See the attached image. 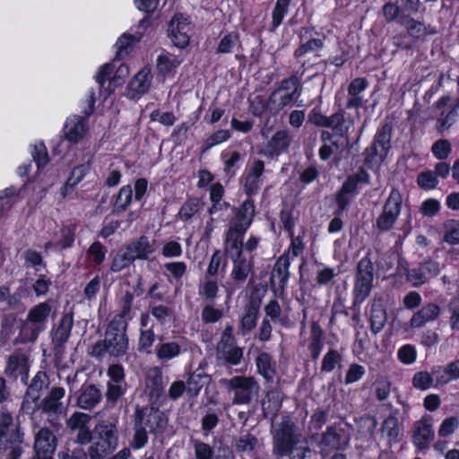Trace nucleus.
Wrapping results in <instances>:
<instances>
[{
	"instance_id": "f257e3e1",
	"label": "nucleus",
	"mask_w": 459,
	"mask_h": 459,
	"mask_svg": "<svg viewBox=\"0 0 459 459\" xmlns=\"http://www.w3.org/2000/svg\"><path fill=\"white\" fill-rule=\"evenodd\" d=\"M127 323L117 317L111 320L105 331V338L98 341L89 350V354L100 359L105 354L114 358H122L129 350V339L126 334Z\"/></svg>"
},
{
	"instance_id": "f03ea898",
	"label": "nucleus",
	"mask_w": 459,
	"mask_h": 459,
	"mask_svg": "<svg viewBox=\"0 0 459 459\" xmlns=\"http://www.w3.org/2000/svg\"><path fill=\"white\" fill-rule=\"evenodd\" d=\"M50 312L51 307L47 302L39 303L30 308L26 319L21 321L20 333L16 338V342L26 343L34 342L40 332L45 329Z\"/></svg>"
},
{
	"instance_id": "7ed1b4c3",
	"label": "nucleus",
	"mask_w": 459,
	"mask_h": 459,
	"mask_svg": "<svg viewBox=\"0 0 459 459\" xmlns=\"http://www.w3.org/2000/svg\"><path fill=\"white\" fill-rule=\"evenodd\" d=\"M95 439L89 448L90 459H107L117 446V428L114 424L102 421L94 429Z\"/></svg>"
},
{
	"instance_id": "20e7f679",
	"label": "nucleus",
	"mask_w": 459,
	"mask_h": 459,
	"mask_svg": "<svg viewBox=\"0 0 459 459\" xmlns=\"http://www.w3.org/2000/svg\"><path fill=\"white\" fill-rule=\"evenodd\" d=\"M272 433L273 453L278 456L290 455L294 446L302 443V436L297 433L296 425L289 418H284Z\"/></svg>"
},
{
	"instance_id": "39448f33",
	"label": "nucleus",
	"mask_w": 459,
	"mask_h": 459,
	"mask_svg": "<svg viewBox=\"0 0 459 459\" xmlns=\"http://www.w3.org/2000/svg\"><path fill=\"white\" fill-rule=\"evenodd\" d=\"M230 393L233 394V404H250L258 396L259 385L252 377L237 376L224 380Z\"/></svg>"
},
{
	"instance_id": "423d86ee",
	"label": "nucleus",
	"mask_w": 459,
	"mask_h": 459,
	"mask_svg": "<svg viewBox=\"0 0 459 459\" xmlns=\"http://www.w3.org/2000/svg\"><path fill=\"white\" fill-rule=\"evenodd\" d=\"M374 281V265L372 261L364 257L359 261L353 287L354 305L362 303L371 293Z\"/></svg>"
},
{
	"instance_id": "0eeeda50",
	"label": "nucleus",
	"mask_w": 459,
	"mask_h": 459,
	"mask_svg": "<svg viewBox=\"0 0 459 459\" xmlns=\"http://www.w3.org/2000/svg\"><path fill=\"white\" fill-rule=\"evenodd\" d=\"M301 93V86L297 76L292 75L281 81V85L270 96L268 106L271 110L278 112L296 101Z\"/></svg>"
},
{
	"instance_id": "6e6552de",
	"label": "nucleus",
	"mask_w": 459,
	"mask_h": 459,
	"mask_svg": "<svg viewBox=\"0 0 459 459\" xmlns=\"http://www.w3.org/2000/svg\"><path fill=\"white\" fill-rule=\"evenodd\" d=\"M434 438L433 418L425 414L413 423L411 429L412 444L418 450H427Z\"/></svg>"
},
{
	"instance_id": "1a4fd4ad",
	"label": "nucleus",
	"mask_w": 459,
	"mask_h": 459,
	"mask_svg": "<svg viewBox=\"0 0 459 459\" xmlns=\"http://www.w3.org/2000/svg\"><path fill=\"white\" fill-rule=\"evenodd\" d=\"M151 433L156 434L162 432L167 426V419L163 412L153 407L136 408L134 419L139 421Z\"/></svg>"
},
{
	"instance_id": "9d476101",
	"label": "nucleus",
	"mask_w": 459,
	"mask_h": 459,
	"mask_svg": "<svg viewBox=\"0 0 459 459\" xmlns=\"http://www.w3.org/2000/svg\"><path fill=\"white\" fill-rule=\"evenodd\" d=\"M48 385L49 379L47 373L39 371L28 386L22 404V409L27 412L34 411L41 396V392L46 389Z\"/></svg>"
},
{
	"instance_id": "9b49d317",
	"label": "nucleus",
	"mask_w": 459,
	"mask_h": 459,
	"mask_svg": "<svg viewBox=\"0 0 459 459\" xmlns=\"http://www.w3.org/2000/svg\"><path fill=\"white\" fill-rule=\"evenodd\" d=\"M57 439L55 434L48 428H41L35 434L34 459H54L53 455L56 449Z\"/></svg>"
},
{
	"instance_id": "f8f14e48",
	"label": "nucleus",
	"mask_w": 459,
	"mask_h": 459,
	"mask_svg": "<svg viewBox=\"0 0 459 459\" xmlns=\"http://www.w3.org/2000/svg\"><path fill=\"white\" fill-rule=\"evenodd\" d=\"M401 204L402 195L399 191H393L384 206L383 213L377 220V227L380 230H388L391 229L400 214Z\"/></svg>"
},
{
	"instance_id": "ddd939ff",
	"label": "nucleus",
	"mask_w": 459,
	"mask_h": 459,
	"mask_svg": "<svg viewBox=\"0 0 459 459\" xmlns=\"http://www.w3.org/2000/svg\"><path fill=\"white\" fill-rule=\"evenodd\" d=\"M190 26L187 19L182 14H177L169 25V36L178 48H183L189 43Z\"/></svg>"
},
{
	"instance_id": "4468645a",
	"label": "nucleus",
	"mask_w": 459,
	"mask_h": 459,
	"mask_svg": "<svg viewBox=\"0 0 459 459\" xmlns=\"http://www.w3.org/2000/svg\"><path fill=\"white\" fill-rule=\"evenodd\" d=\"M65 389L63 387H52L49 394L41 401L37 407L41 410L43 413L49 416L61 415L64 413L65 408L62 403V398L65 396Z\"/></svg>"
},
{
	"instance_id": "2eb2a0df",
	"label": "nucleus",
	"mask_w": 459,
	"mask_h": 459,
	"mask_svg": "<svg viewBox=\"0 0 459 459\" xmlns=\"http://www.w3.org/2000/svg\"><path fill=\"white\" fill-rule=\"evenodd\" d=\"M391 127L388 125L382 126L377 133L375 143L367 150V160H373L378 157L379 160H383L390 148Z\"/></svg>"
},
{
	"instance_id": "dca6fc26",
	"label": "nucleus",
	"mask_w": 459,
	"mask_h": 459,
	"mask_svg": "<svg viewBox=\"0 0 459 459\" xmlns=\"http://www.w3.org/2000/svg\"><path fill=\"white\" fill-rule=\"evenodd\" d=\"M74 325V317L71 313L64 315L56 328L52 331V343L55 351L60 352L70 337Z\"/></svg>"
},
{
	"instance_id": "f3484780",
	"label": "nucleus",
	"mask_w": 459,
	"mask_h": 459,
	"mask_svg": "<svg viewBox=\"0 0 459 459\" xmlns=\"http://www.w3.org/2000/svg\"><path fill=\"white\" fill-rule=\"evenodd\" d=\"M102 400V393L93 384L84 385L80 390L77 397V405L83 410H92Z\"/></svg>"
},
{
	"instance_id": "a211bd4d",
	"label": "nucleus",
	"mask_w": 459,
	"mask_h": 459,
	"mask_svg": "<svg viewBox=\"0 0 459 459\" xmlns=\"http://www.w3.org/2000/svg\"><path fill=\"white\" fill-rule=\"evenodd\" d=\"M260 309V301L251 299L245 306L244 315L240 320L239 330L242 335H246L255 327Z\"/></svg>"
},
{
	"instance_id": "6ab92c4d",
	"label": "nucleus",
	"mask_w": 459,
	"mask_h": 459,
	"mask_svg": "<svg viewBox=\"0 0 459 459\" xmlns=\"http://www.w3.org/2000/svg\"><path fill=\"white\" fill-rule=\"evenodd\" d=\"M290 264L289 254H283L276 261L271 275V284H278L283 290L290 277L289 267Z\"/></svg>"
},
{
	"instance_id": "aec40b11",
	"label": "nucleus",
	"mask_w": 459,
	"mask_h": 459,
	"mask_svg": "<svg viewBox=\"0 0 459 459\" xmlns=\"http://www.w3.org/2000/svg\"><path fill=\"white\" fill-rule=\"evenodd\" d=\"M29 364L24 355H13L8 359L4 373L6 376L17 378L21 377L22 382L28 380Z\"/></svg>"
},
{
	"instance_id": "412c9836",
	"label": "nucleus",
	"mask_w": 459,
	"mask_h": 459,
	"mask_svg": "<svg viewBox=\"0 0 459 459\" xmlns=\"http://www.w3.org/2000/svg\"><path fill=\"white\" fill-rule=\"evenodd\" d=\"M255 216V205L253 201L246 200L238 208L235 218L230 224L239 227L241 230H247L251 225Z\"/></svg>"
},
{
	"instance_id": "4be33fe9",
	"label": "nucleus",
	"mask_w": 459,
	"mask_h": 459,
	"mask_svg": "<svg viewBox=\"0 0 459 459\" xmlns=\"http://www.w3.org/2000/svg\"><path fill=\"white\" fill-rule=\"evenodd\" d=\"M86 133L85 121L82 117L74 116L65 125V138L71 143L79 142Z\"/></svg>"
},
{
	"instance_id": "5701e85b",
	"label": "nucleus",
	"mask_w": 459,
	"mask_h": 459,
	"mask_svg": "<svg viewBox=\"0 0 459 459\" xmlns=\"http://www.w3.org/2000/svg\"><path fill=\"white\" fill-rule=\"evenodd\" d=\"M134 260H146L154 252L152 245L146 236H141L126 247Z\"/></svg>"
},
{
	"instance_id": "b1692460",
	"label": "nucleus",
	"mask_w": 459,
	"mask_h": 459,
	"mask_svg": "<svg viewBox=\"0 0 459 459\" xmlns=\"http://www.w3.org/2000/svg\"><path fill=\"white\" fill-rule=\"evenodd\" d=\"M439 314L440 307L434 303H429L413 315L410 322L411 325L413 328L422 327L426 323L437 319Z\"/></svg>"
},
{
	"instance_id": "393cba45",
	"label": "nucleus",
	"mask_w": 459,
	"mask_h": 459,
	"mask_svg": "<svg viewBox=\"0 0 459 459\" xmlns=\"http://www.w3.org/2000/svg\"><path fill=\"white\" fill-rule=\"evenodd\" d=\"M436 376V385H444L459 378V359L450 362L445 368L433 369Z\"/></svg>"
},
{
	"instance_id": "a878e982",
	"label": "nucleus",
	"mask_w": 459,
	"mask_h": 459,
	"mask_svg": "<svg viewBox=\"0 0 459 459\" xmlns=\"http://www.w3.org/2000/svg\"><path fill=\"white\" fill-rule=\"evenodd\" d=\"M152 74L150 69L141 70L130 82L128 90L132 97L137 94H143L151 87Z\"/></svg>"
},
{
	"instance_id": "bb28decb",
	"label": "nucleus",
	"mask_w": 459,
	"mask_h": 459,
	"mask_svg": "<svg viewBox=\"0 0 459 459\" xmlns=\"http://www.w3.org/2000/svg\"><path fill=\"white\" fill-rule=\"evenodd\" d=\"M291 142L287 131L276 132L266 145V152L270 156L279 155L286 151Z\"/></svg>"
},
{
	"instance_id": "cd10ccee",
	"label": "nucleus",
	"mask_w": 459,
	"mask_h": 459,
	"mask_svg": "<svg viewBox=\"0 0 459 459\" xmlns=\"http://www.w3.org/2000/svg\"><path fill=\"white\" fill-rule=\"evenodd\" d=\"M370 322L374 333L379 332L386 322V312L381 299H374L372 302Z\"/></svg>"
},
{
	"instance_id": "c85d7f7f",
	"label": "nucleus",
	"mask_w": 459,
	"mask_h": 459,
	"mask_svg": "<svg viewBox=\"0 0 459 459\" xmlns=\"http://www.w3.org/2000/svg\"><path fill=\"white\" fill-rule=\"evenodd\" d=\"M233 269L231 272L232 279L237 282H243L252 271V259L246 258L243 255L232 258Z\"/></svg>"
},
{
	"instance_id": "c756f323",
	"label": "nucleus",
	"mask_w": 459,
	"mask_h": 459,
	"mask_svg": "<svg viewBox=\"0 0 459 459\" xmlns=\"http://www.w3.org/2000/svg\"><path fill=\"white\" fill-rule=\"evenodd\" d=\"M258 444V438L255 435L246 433L235 439L234 447L242 455H251Z\"/></svg>"
},
{
	"instance_id": "7c9ffc66",
	"label": "nucleus",
	"mask_w": 459,
	"mask_h": 459,
	"mask_svg": "<svg viewBox=\"0 0 459 459\" xmlns=\"http://www.w3.org/2000/svg\"><path fill=\"white\" fill-rule=\"evenodd\" d=\"M208 375L202 370H196L189 374L186 384V393L191 397L198 395L203 386L208 382Z\"/></svg>"
},
{
	"instance_id": "2f4dec72",
	"label": "nucleus",
	"mask_w": 459,
	"mask_h": 459,
	"mask_svg": "<svg viewBox=\"0 0 459 459\" xmlns=\"http://www.w3.org/2000/svg\"><path fill=\"white\" fill-rule=\"evenodd\" d=\"M5 445L3 448L7 451L6 459H18L22 454V448L21 446L22 437L18 432L8 433V441H5Z\"/></svg>"
},
{
	"instance_id": "473e14b6",
	"label": "nucleus",
	"mask_w": 459,
	"mask_h": 459,
	"mask_svg": "<svg viewBox=\"0 0 459 459\" xmlns=\"http://www.w3.org/2000/svg\"><path fill=\"white\" fill-rule=\"evenodd\" d=\"M258 372L267 380L273 378L275 375L274 364L268 353H261L256 359Z\"/></svg>"
},
{
	"instance_id": "72a5a7b5",
	"label": "nucleus",
	"mask_w": 459,
	"mask_h": 459,
	"mask_svg": "<svg viewBox=\"0 0 459 459\" xmlns=\"http://www.w3.org/2000/svg\"><path fill=\"white\" fill-rule=\"evenodd\" d=\"M443 240L449 245H459V220H447L443 223Z\"/></svg>"
},
{
	"instance_id": "f704fd0d",
	"label": "nucleus",
	"mask_w": 459,
	"mask_h": 459,
	"mask_svg": "<svg viewBox=\"0 0 459 459\" xmlns=\"http://www.w3.org/2000/svg\"><path fill=\"white\" fill-rule=\"evenodd\" d=\"M281 406L280 394L276 391H271L267 394L266 399L262 402V409L265 416H275Z\"/></svg>"
},
{
	"instance_id": "c9c22d12",
	"label": "nucleus",
	"mask_w": 459,
	"mask_h": 459,
	"mask_svg": "<svg viewBox=\"0 0 459 459\" xmlns=\"http://www.w3.org/2000/svg\"><path fill=\"white\" fill-rule=\"evenodd\" d=\"M126 384H107L106 403L108 406L114 407L117 401L125 394Z\"/></svg>"
},
{
	"instance_id": "e433bc0d",
	"label": "nucleus",
	"mask_w": 459,
	"mask_h": 459,
	"mask_svg": "<svg viewBox=\"0 0 459 459\" xmlns=\"http://www.w3.org/2000/svg\"><path fill=\"white\" fill-rule=\"evenodd\" d=\"M89 170V164L75 167L64 186L63 195L65 196L69 190L73 189L85 176Z\"/></svg>"
},
{
	"instance_id": "4c0bfd02",
	"label": "nucleus",
	"mask_w": 459,
	"mask_h": 459,
	"mask_svg": "<svg viewBox=\"0 0 459 459\" xmlns=\"http://www.w3.org/2000/svg\"><path fill=\"white\" fill-rule=\"evenodd\" d=\"M403 26L406 28L408 35L413 39H421L429 33L422 22L411 18H403Z\"/></svg>"
},
{
	"instance_id": "58836bf2",
	"label": "nucleus",
	"mask_w": 459,
	"mask_h": 459,
	"mask_svg": "<svg viewBox=\"0 0 459 459\" xmlns=\"http://www.w3.org/2000/svg\"><path fill=\"white\" fill-rule=\"evenodd\" d=\"M134 431L131 446L135 449L142 448L148 441V435L144 426L135 419L134 420Z\"/></svg>"
},
{
	"instance_id": "ea45409f",
	"label": "nucleus",
	"mask_w": 459,
	"mask_h": 459,
	"mask_svg": "<svg viewBox=\"0 0 459 459\" xmlns=\"http://www.w3.org/2000/svg\"><path fill=\"white\" fill-rule=\"evenodd\" d=\"M459 428V418L457 416H450L443 420L438 427L437 434L440 437H447L452 436Z\"/></svg>"
},
{
	"instance_id": "a19ab883",
	"label": "nucleus",
	"mask_w": 459,
	"mask_h": 459,
	"mask_svg": "<svg viewBox=\"0 0 459 459\" xmlns=\"http://www.w3.org/2000/svg\"><path fill=\"white\" fill-rule=\"evenodd\" d=\"M431 152L439 160H446L452 152V145L447 140L439 139L432 144Z\"/></svg>"
},
{
	"instance_id": "79ce46f5",
	"label": "nucleus",
	"mask_w": 459,
	"mask_h": 459,
	"mask_svg": "<svg viewBox=\"0 0 459 459\" xmlns=\"http://www.w3.org/2000/svg\"><path fill=\"white\" fill-rule=\"evenodd\" d=\"M181 351V347L177 342L161 343L156 351L157 357L160 359H170L177 357Z\"/></svg>"
},
{
	"instance_id": "37998d69",
	"label": "nucleus",
	"mask_w": 459,
	"mask_h": 459,
	"mask_svg": "<svg viewBox=\"0 0 459 459\" xmlns=\"http://www.w3.org/2000/svg\"><path fill=\"white\" fill-rule=\"evenodd\" d=\"M434 382L436 383V376L433 374V370L431 373L428 372H418L413 377V385L420 390H427L430 388Z\"/></svg>"
},
{
	"instance_id": "c03bdc74",
	"label": "nucleus",
	"mask_w": 459,
	"mask_h": 459,
	"mask_svg": "<svg viewBox=\"0 0 459 459\" xmlns=\"http://www.w3.org/2000/svg\"><path fill=\"white\" fill-rule=\"evenodd\" d=\"M133 191L131 186H124L120 189L116 203L114 204V212H121L126 210L132 200Z\"/></svg>"
},
{
	"instance_id": "a18cd8bd",
	"label": "nucleus",
	"mask_w": 459,
	"mask_h": 459,
	"mask_svg": "<svg viewBox=\"0 0 459 459\" xmlns=\"http://www.w3.org/2000/svg\"><path fill=\"white\" fill-rule=\"evenodd\" d=\"M134 261L132 255L125 248L124 251L118 252L114 257L111 270L113 272H120L128 267Z\"/></svg>"
},
{
	"instance_id": "49530a36",
	"label": "nucleus",
	"mask_w": 459,
	"mask_h": 459,
	"mask_svg": "<svg viewBox=\"0 0 459 459\" xmlns=\"http://www.w3.org/2000/svg\"><path fill=\"white\" fill-rule=\"evenodd\" d=\"M236 345L235 337L233 336V326L227 325L221 333V340L217 344V354L225 351Z\"/></svg>"
},
{
	"instance_id": "de8ad7c7",
	"label": "nucleus",
	"mask_w": 459,
	"mask_h": 459,
	"mask_svg": "<svg viewBox=\"0 0 459 459\" xmlns=\"http://www.w3.org/2000/svg\"><path fill=\"white\" fill-rule=\"evenodd\" d=\"M417 182L420 188L431 190L437 186L438 179L433 170H427L419 174Z\"/></svg>"
},
{
	"instance_id": "09e8293b",
	"label": "nucleus",
	"mask_w": 459,
	"mask_h": 459,
	"mask_svg": "<svg viewBox=\"0 0 459 459\" xmlns=\"http://www.w3.org/2000/svg\"><path fill=\"white\" fill-rule=\"evenodd\" d=\"M179 64L180 60H178L176 56L167 53L159 56L157 67L160 73L166 74L170 72Z\"/></svg>"
},
{
	"instance_id": "8fccbe9b",
	"label": "nucleus",
	"mask_w": 459,
	"mask_h": 459,
	"mask_svg": "<svg viewBox=\"0 0 459 459\" xmlns=\"http://www.w3.org/2000/svg\"><path fill=\"white\" fill-rule=\"evenodd\" d=\"M195 451V459H212L213 455V448L203 441L195 439L192 441Z\"/></svg>"
},
{
	"instance_id": "3c124183",
	"label": "nucleus",
	"mask_w": 459,
	"mask_h": 459,
	"mask_svg": "<svg viewBox=\"0 0 459 459\" xmlns=\"http://www.w3.org/2000/svg\"><path fill=\"white\" fill-rule=\"evenodd\" d=\"M239 43V36L238 32H230L224 36L219 43L217 52L230 53L231 49Z\"/></svg>"
},
{
	"instance_id": "603ef678",
	"label": "nucleus",
	"mask_w": 459,
	"mask_h": 459,
	"mask_svg": "<svg viewBox=\"0 0 459 459\" xmlns=\"http://www.w3.org/2000/svg\"><path fill=\"white\" fill-rule=\"evenodd\" d=\"M290 0H277L273 12V30L278 27L288 11Z\"/></svg>"
},
{
	"instance_id": "864d4df0",
	"label": "nucleus",
	"mask_w": 459,
	"mask_h": 459,
	"mask_svg": "<svg viewBox=\"0 0 459 459\" xmlns=\"http://www.w3.org/2000/svg\"><path fill=\"white\" fill-rule=\"evenodd\" d=\"M217 292V282L206 277L203 284L200 286L199 295L208 300H212L216 297Z\"/></svg>"
},
{
	"instance_id": "5fc2aeb1",
	"label": "nucleus",
	"mask_w": 459,
	"mask_h": 459,
	"mask_svg": "<svg viewBox=\"0 0 459 459\" xmlns=\"http://www.w3.org/2000/svg\"><path fill=\"white\" fill-rule=\"evenodd\" d=\"M91 420V416L83 412H74L67 420V426L73 430H76L86 427V424Z\"/></svg>"
},
{
	"instance_id": "6e6d98bb",
	"label": "nucleus",
	"mask_w": 459,
	"mask_h": 459,
	"mask_svg": "<svg viewBox=\"0 0 459 459\" xmlns=\"http://www.w3.org/2000/svg\"><path fill=\"white\" fill-rule=\"evenodd\" d=\"M218 356L224 359L230 364L238 365L243 357V351L241 348L235 345L219 353Z\"/></svg>"
},
{
	"instance_id": "4d7b16f0",
	"label": "nucleus",
	"mask_w": 459,
	"mask_h": 459,
	"mask_svg": "<svg viewBox=\"0 0 459 459\" xmlns=\"http://www.w3.org/2000/svg\"><path fill=\"white\" fill-rule=\"evenodd\" d=\"M136 41V39L133 35L124 34L117 41V54L119 57H123L127 55L131 46Z\"/></svg>"
},
{
	"instance_id": "13d9d810",
	"label": "nucleus",
	"mask_w": 459,
	"mask_h": 459,
	"mask_svg": "<svg viewBox=\"0 0 459 459\" xmlns=\"http://www.w3.org/2000/svg\"><path fill=\"white\" fill-rule=\"evenodd\" d=\"M322 444L331 449H339L341 446V436L333 428H329L323 435Z\"/></svg>"
},
{
	"instance_id": "bf43d9fd",
	"label": "nucleus",
	"mask_w": 459,
	"mask_h": 459,
	"mask_svg": "<svg viewBox=\"0 0 459 459\" xmlns=\"http://www.w3.org/2000/svg\"><path fill=\"white\" fill-rule=\"evenodd\" d=\"M449 324L454 331H459V298L453 299L448 304Z\"/></svg>"
},
{
	"instance_id": "052dcab7",
	"label": "nucleus",
	"mask_w": 459,
	"mask_h": 459,
	"mask_svg": "<svg viewBox=\"0 0 459 459\" xmlns=\"http://www.w3.org/2000/svg\"><path fill=\"white\" fill-rule=\"evenodd\" d=\"M109 381L108 383L126 384L125 381V371L121 365L113 364L108 368Z\"/></svg>"
},
{
	"instance_id": "680f3d73",
	"label": "nucleus",
	"mask_w": 459,
	"mask_h": 459,
	"mask_svg": "<svg viewBox=\"0 0 459 459\" xmlns=\"http://www.w3.org/2000/svg\"><path fill=\"white\" fill-rule=\"evenodd\" d=\"M128 75H129V68H128V66L125 65H121L117 69L115 74L110 79L109 85H108V88L109 92H111L113 91L111 86L117 87V86L121 85L125 82L126 78Z\"/></svg>"
},
{
	"instance_id": "e2e57ef3",
	"label": "nucleus",
	"mask_w": 459,
	"mask_h": 459,
	"mask_svg": "<svg viewBox=\"0 0 459 459\" xmlns=\"http://www.w3.org/2000/svg\"><path fill=\"white\" fill-rule=\"evenodd\" d=\"M407 280L411 281L414 287H418L424 284L427 281L428 277L423 272V269L420 266L419 268L411 269L407 273Z\"/></svg>"
},
{
	"instance_id": "0e129e2a",
	"label": "nucleus",
	"mask_w": 459,
	"mask_h": 459,
	"mask_svg": "<svg viewBox=\"0 0 459 459\" xmlns=\"http://www.w3.org/2000/svg\"><path fill=\"white\" fill-rule=\"evenodd\" d=\"M323 47V41L318 39H313L308 40L307 42L301 44L299 48L296 49L294 56L296 57H300L304 54L319 49Z\"/></svg>"
},
{
	"instance_id": "69168bd1",
	"label": "nucleus",
	"mask_w": 459,
	"mask_h": 459,
	"mask_svg": "<svg viewBox=\"0 0 459 459\" xmlns=\"http://www.w3.org/2000/svg\"><path fill=\"white\" fill-rule=\"evenodd\" d=\"M440 210V203L436 199H428L420 206V212L423 215L432 217Z\"/></svg>"
},
{
	"instance_id": "338daca9",
	"label": "nucleus",
	"mask_w": 459,
	"mask_h": 459,
	"mask_svg": "<svg viewBox=\"0 0 459 459\" xmlns=\"http://www.w3.org/2000/svg\"><path fill=\"white\" fill-rule=\"evenodd\" d=\"M32 156L39 167L45 166L48 162V152L43 143L36 144L34 146Z\"/></svg>"
},
{
	"instance_id": "774afa93",
	"label": "nucleus",
	"mask_w": 459,
	"mask_h": 459,
	"mask_svg": "<svg viewBox=\"0 0 459 459\" xmlns=\"http://www.w3.org/2000/svg\"><path fill=\"white\" fill-rule=\"evenodd\" d=\"M114 65L111 63L105 64L102 65L99 72L97 73L95 76L96 82L99 83L100 87L102 88L104 86V83L107 80L110 82L111 74L113 73Z\"/></svg>"
}]
</instances>
